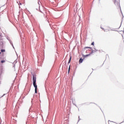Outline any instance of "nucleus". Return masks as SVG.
<instances>
[{"mask_svg":"<svg viewBox=\"0 0 124 124\" xmlns=\"http://www.w3.org/2000/svg\"><path fill=\"white\" fill-rule=\"evenodd\" d=\"M71 61V57H70V59H69V61H68V63H70V61Z\"/></svg>","mask_w":124,"mask_h":124,"instance_id":"7","label":"nucleus"},{"mask_svg":"<svg viewBox=\"0 0 124 124\" xmlns=\"http://www.w3.org/2000/svg\"><path fill=\"white\" fill-rule=\"evenodd\" d=\"M85 48L86 49H91V50H92V49H93V48H92V47H88V46H86Z\"/></svg>","mask_w":124,"mask_h":124,"instance_id":"4","label":"nucleus"},{"mask_svg":"<svg viewBox=\"0 0 124 124\" xmlns=\"http://www.w3.org/2000/svg\"><path fill=\"white\" fill-rule=\"evenodd\" d=\"M1 53H3V52H5V49H1Z\"/></svg>","mask_w":124,"mask_h":124,"instance_id":"6","label":"nucleus"},{"mask_svg":"<svg viewBox=\"0 0 124 124\" xmlns=\"http://www.w3.org/2000/svg\"><path fill=\"white\" fill-rule=\"evenodd\" d=\"M114 3H117V0H114Z\"/></svg>","mask_w":124,"mask_h":124,"instance_id":"10","label":"nucleus"},{"mask_svg":"<svg viewBox=\"0 0 124 124\" xmlns=\"http://www.w3.org/2000/svg\"><path fill=\"white\" fill-rule=\"evenodd\" d=\"M20 5H22V3H20Z\"/></svg>","mask_w":124,"mask_h":124,"instance_id":"12","label":"nucleus"},{"mask_svg":"<svg viewBox=\"0 0 124 124\" xmlns=\"http://www.w3.org/2000/svg\"><path fill=\"white\" fill-rule=\"evenodd\" d=\"M79 62L80 63L83 62V59H82V58H80V59H79Z\"/></svg>","mask_w":124,"mask_h":124,"instance_id":"3","label":"nucleus"},{"mask_svg":"<svg viewBox=\"0 0 124 124\" xmlns=\"http://www.w3.org/2000/svg\"><path fill=\"white\" fill-rule=\"evenodd\" d=\"M93 52L92 51L90 54L84 55V58H87V57H89V56H91L93 54Z\"/></svg>","mask_w":124,"mask_h":124,"instance_id":"2","label":"nucleus"},{"mask_svg":"<svg viewBox=\"0 0 124 124\" xmlns=\"http://www.w3.org/2000/svg\"><path fill=\"white\" fill-rule=\"evenodd\" d=\"M101 29H102V30L104 31H106V30H105L104 28H102V27H101Z\"/></svg>","mask_w":124,"mask_h":124,"instance_id":"5","label":"nucleus"},{"mask_svg":"<svg viewBox=\"0 0 124 124\" xmlns=\"http://www.w3.org/2000/svg\"><path fill=\"white\" fill-rule=\"evenodd\" d=\"M1 63H3L5 62V61L4 60H2V61H1Z\"/></svg>","mask_w":124,"mask_h":124,"instance_id":"8","label":"nucleus"},{"mask_svg":"<svg viewBox=\"0 0 124 124\" xmlns=\"http://www.w3.org/2000/svg\"><path fill=\"white\" fill-rule=\"evenodd\" d=\"M116 2H117V3H118V1H116Z\"/></svg>","mask_w":124,"mask_h":124,"instance_id":"15","label":"nucleus"},{"mask_svg":"<svg viewBox=\"0 0 124 124\" xmlns=\"http://www.w3.org/2000/svg\"><path fill=\"white\" fill-rule=\"evenodd\" d=\"M33 86L35 88V93H37V85H36V77L32 76Z\"/></svg>","mask_w":124,"mask_h":124,"instance_id":"1","label":"nucleus"},{"mask_svg":"<svg viewBox=\"0 0 124 124\" xmlns=\"http://www.w3.org/2000/svg\"><path fill=\"white\" fill-rule=\"evenodd\" d=\"M109 33H112V32L109 31Z\"/></svg>","mask_w":124,"mask_h":124,"instance_id":"11","label":"nucleus"},{"mask_svg":"<svg viewBox=\"0 0 124 124\" xmlns=\"http://www.w3.org/2000/svg\"><path fill=\"white\" fill-rule=\"evenodd\" d=\"M0 54H1V52H0Z\"/></svg>","mask_w":124,"mask_h":124,"instance_id":"14","label":"nucleus"},{"mask_svg":"<svg viewBox=\"0 0 124 124\" xmlns=\"http://www.w3.org/2000/svg\"><path fill=\"white\" fill-rule=\"evenodd\" d=\"M91 45H93L94 46V42H92V44H91Z\"/></svg>","mask_w":124,"mask_h":124,"instance_id":"9","label":"nucleus"},{"mask_svg":"<svg viewBox=\"0 0 124 124\" xmlns=\"http://www.w3.org/2000/svg\"><path fill=\"white\" fill-rule=\"evenodd\" d=\"M55 1H57V0H54Z\"/></svg>","mask_w":124,"mask_h":124,"instance_id":"13","label":"nucleus"}]
</instances>
